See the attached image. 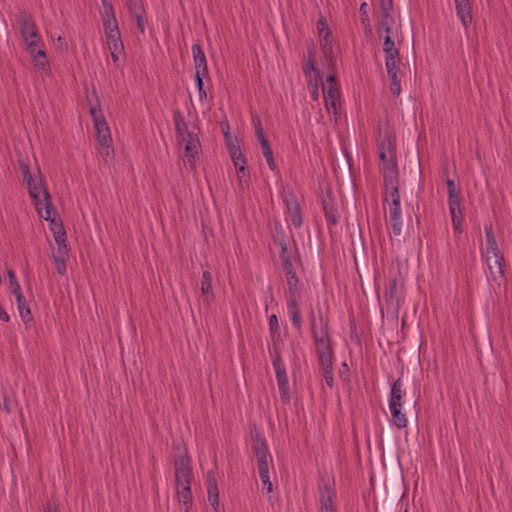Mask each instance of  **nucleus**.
<instances>
[{"label": "nucleus", "instance_id": "20", "mask_svg": "<svg viewBox=\"0 0 512 512\" xmlns=\"http://www.w3.org/2000/svg\"><path fill=\"white\" fill-rule=\"evenodd\" d=\"M207 495L208 502L213 508V512H223L219 504V491L217 487V481L214 477L213 472L208 473L207 479Z\"/></svg>", "mask_w": 512, "mask_h": 512}, {"label": "nucleus", "instance_id": "42", "mask_svg": "<svg viewBox=\"0 0 512 512\" xmlns=\"http://www.w3.org/2000/svg\"><path fill=\"white\" fill-rule=\"evenodd\" d=\"M393 14L392 0H380V15Z\"/></svg>", "mask_w": 512, "mask_h": 512}, {"label": "nucleus", "instance_id": "46", "mask_svg": "<svg viewBox=\"0 0 512 512\" xmlns=\"http://www.w3.org/2000/svg\"><path fill=\"white\" fill-rule=\"evenodd\" d=\"M447 189H448L449 198L459 196V194H460L459 188L456 186L454 181L451 179L447 180Z\"/></svg>", "mask_w": 512, "mask_h": 512}, {"label": "nucleus", "instance_id": "3", "mask_svg": "<svg viewBox=\"0 0 512 512\" xmlns=\"http://www.w3.org/2000/svg\"><path fill=\"white\" fill-rule=\"evenodd\" d=\"M312 336L316 347L319 364L322 369L323 378L329 387L333 386V351L330 344L327 324L320 320V325L315 319L311 321Z\"/></svg>", "mask_w": 512, "mask_h": 512}, {"label": "nucleus", "instance_id": "33", "mask_svg": "<svg viewBox=\"0 0 512 512\" xmlns=\"http://www.w3.org/2000/svg\"><path fill=\"white\" fill-rule=\"evenodd\" d=\"M68 254H53L52 255V260L54 262V265H55V268H56V271L60 274V275H65L66 274V258H67Z\"/></svg>", "mask_w": 512, "mask_h": 512}, {"label": "nucleus", "instance_id": "26", "mask_svg": "<svg viewBox=\"0 0 512 512\" xmlns=\"http://www.w3.org/2000/svg\"><path fill=\"white\" fill-rule=\"evenodd\" d=\"M46 210H48L49 216L47 217L46 215L45 216L42 215L39 217L44 219L45 221L49 222V227H50L51 232L53 233V236H57V235L61 236V234L66 233L62 222L59 219L52 216L53 206L49 207V208H45V211Z\"/></svg>", "mask_w": 512, "mask_h": 512}, {"label": "nucleus", "instance_id": "48", "mask_svg": "<svg viewBox=\"0 0 512 512\" xmlns=\"http://www.w3.org/2000/svg\"><path fill=\"white\" fill-rule=\"evenodd\" d=\"M396 48L395 42L392 39V34H386L384 36L383 51L392 50Z\"/></svg>", "mask_w": 512, "mask_h": 512}, {"label": "nucleus", "instance_id": "49", "mask_svg": "<svg viewBox=\"0 0 512 512\" xmlns=\"http://www.w3.org/2000/svg\"><path fill=\"white\" fill-rule=\"evenodd\" d=\"M269 329L272 333L279 331V322L276 315H271L269 317Z\"/></svg>", "mask_w": 512, "mask_h": 512}, {"label": "nucleus", "instance_id": "16", "mask_svg": "<svg viewBox=\"0 0 512 512\" xmlns=\"http://www.w3.org/2000/svg\"><path fill=\"white\" fill-rule=\"evenodd\" d=\"M457 17L465 29L470 27L473 21L471 0H454Z\"/></svg>", "mask_w": 512, "mask_h": 512}, {"label": "nucleus", "instance_id": "19", "mask_svg": "<svg viewBox=\"0 0 512 512\" xmlns=\"http://www.w3.org/2000/svg\"><path fill=\"white\" fill-rule=\"evenodd\" d=\"M192 55L195 65V76H207L208 67L205 53L199 44L192 45Z\"/></svg>", "mask_w": 512, "mask_h": 512}, {"label": "nucleus", "instance_id": "2", "mask_svg": "<svg viewBox=\"0 0 512 512\" xmlns=\"http://www.w3.org/2000/svg\"><path fill=\"white\" fill-rule=\"evenodd\" d=\"M19 167L23 182L27 186L29 196L33 200L38 216L43 214V216L46 215L48 217V210L45 211V208L52 207V202L40 169L37 168L36 172L32 173L24 160L19 161Z\"/></svg>", "mask_w": 512, "mask_h": 512}, {"label": "nucleus", "instance_id": "39", "mask_svg": "<svg viewBox=\"0 0 512 512\" xmlns=\"http://www.w3.org/2000/svg\"><path fill=\"white\" fill-rule=\"evenodd\" d=\"M280 259L282 261L283 270L292 269L293 264L290 256L287 254V247L281 244Z\"/></svg>", "mask_w": 512, "mask_h": 512}, {"label": "nucleus", "instance_id": "17", "mask_svg": "<svg viewBox=\"0 0 512 512\" xmlns=\"http://www.w3.org/2000/svg\"><path fill=\"white\" fill-rule=\"evenodd\" d=\"M286 204V221L293 225L295 228H299L302 225L301 209L298 202L291 198L285 199Z\"/></svg>", "mask_w": 512, "mask_h": 512}, {"label": "nucleus", "instance_id": "43", "mask_svg": "<svg viewBox=\"0 0 512 512\" xmlns=\"http://www.w3.org/2000/svg\"><path fill=\"white\" fill-rule=\"evenodd\" d=\"M204 77L205 76H195V82H196V85L198 88L200 101H203L204 99L207 98V93L204 90V83H203Z\"/></svg>", "mask_w": 512, "mask_h": 512}, {"label": "nucleus", "instance_id": "27", "mask_svg": "<svg viewBox=\"0 0 512 512\" xmlns=\"http://www.w3.org/2000/svg\"><path fill=\"white\" fill-rule=\"evenodd\" d=\"M317 31L319 38L324 41L323 49L326 50L327 46L332 42L331 30L324 17H320L317 21Z\"/></svg>", "mask_w": 512, "mask_h": 512}, {"label": "nucleus", "instance_id": "11", "mask_svg": "<svg viewBox=\"0 0 512 512\" xmlns=\"http://www.w3.org/2000/svg\"><path fill=\"white\" fill-rule=\"evenodd\" d=\"M272 364L275 370L281 400L283 403H288L290 401V392L285 364L280 356H276Z\"/></svg>", "mask_w": 512, "mask_h": 512}, {"label": "nucleus", "instance_id": "28", "mask_svg": "<svg viewBox=\"0 0 512 512\" xmlns=\"http://www.w3.org/2000/svg\"><path fill=\"white\" fill-rule=\"evenodd\" d=\"M391 414V423L398 429H404L408 425L406 414L402 412V407L389 408Z\"/></svg>", "mask_w": 512, "mask_h": 512}, {"label": "nucleus", "instance_id": "51", "mask_svg": "<svg viewBox=\"0 0 512 512\" xmlns=\"http://www.w3.org/2000/svg\"><path fill=\"white\" fill-rule=\"evenodd\" d=\"M102 148L100 149V154L104 158H108L113 154V149L111 148L110 144L101 145Z\"/></svg>", "mask_w": 512, "mask_h": 512}, {"label": "nucleus", "instance_id": "9", "mask_svg": "<svg viewBox=\"0 0 512 512\" xmlns=\"http://www.w3.org/2000/svg\"><path fill=\"white\" fill-rule=\"evenodd\" d=\"M385 201L388 204L389 219L394 235L398 236L402 231V211L398 187L385 190Z\"/></svg>", "mask_w": 512, "mask_h": 512}, {"label": "nucleus", "instance_id": "15", "mask_svg": "<svg viewBox=\"0 0 512 512\" xmlns=\"http://www.w3.org/2000/svg\"><path fill=\"white\" fill-rule=\"evenodd\" d=\"M380 169L384 179L385 190L398 187V169L392 157L388 161L380 163Z\"/></svg>", "mask_w": 512, "mask_h": 512}, {"label": "nucleus", "instance_id": "47", "mask_svg": "<svg viewBox=\"0 0 512 512\" xmlns=\"http://www.w3.org/2000/svg\"><path fill=\"white\" fill-rule=\"evenodd\" d=\"M255 134L259 142H262L263 139H267L262 128L260 120H254Z\"/></svg>", "mask_w": 512, "mask_h": 512}, {"label": "nucleus", "instance_id": "29", "mask_svg": "<svg viewBox=\"0 0 512 512\" xmlns=\"http://www.w3.org/2000/svg\"><path fill=\"white\" fill-rule=\"evenodd\" d=\"M230 156L236 170H243L246 168V159L241 150L235 145L229 147Z\"/></svg>", "mask_w": 512, "mask_h": 512}, {"label": "nucleus", "instance_id": "6", "mask_svg": "<svg viewBox=\"0 0 512 512\" xmlns=\"http://www.w3.org/2000/svg\"><path fill=\"white\" fill-rule=\"evenodd\" d=\"M486 247L481 250L488 268V278L500 284L504 278L503 255L498 247L492 226H485Z\"/></svg>", "mask_w": 512, "mask_h": 512}, {"label": "nucleus", "instance_id": "36", "mask_svg": "<svg viewBox=\"0 0 512 512\" xmlns=\"http://www.w3.org/2000/svg\"><path fill=\"white\" fill-rule=\"evenodd\" d=\"M385 53V67L396 66L399 63V50L394 48L392 50L384 51Z\"/></svg>", "mask_w": 512, "mask_h": 512}, {"label": "nucleus", "instance_id": "38", "mask_svg": "<svg viewBox=\"0 0 512 512\" xmlns=\"http://www.w3.org/2000/svg\"><path fill=\"white\" fill-rule=\"evenodd\" d=\"M280 259L282 261L283 270L292 269L293 264L290 256L287 254V247L281 244Z\"/></svg>", "mask_w": 512, "mask_h": 512}, {"label": "nucleus", "instance_id": "22", "mask_svg": "<svg viewBox=\"0 0 512 512\" xmlns=\"http://www.w3.org/2000/svg\"><path fill=\"white\" fill-rule=\"evenodd\" d=\"M334 492L333 490L325 486L320 489L319 492V504H320V512H336L334 506Z\"/></svg>", "mask_w": 512, "mask_h": 512}, {"label": "nucleus", "instance_id": "5", "mask_svg": "<svg viewBox=\"0 0 512 512\" xmlns=\"http://www.w3.org/2000/svg\"><path fill=\"white\" fill-rule=\"evenodd\" d=\"M176 494L180 510L189 512L193 504L191 492L192 470L190 459L185 454L175 460Z\"/></svg>", "mask_w": 512, "mask_h": 512}, {"label": "nucleus", "instance_id": "54", "mask_svg": "<svg viewBox=\"0 0 512 512\" xmlns=\"http://www.w3.org/2000/svg\"><path fill=\"white\" fill-rule=\"evenodd\" d=\"M284 272H285L286 280L287 279H298V277L296 275V271L294 270V268L284 270Z\"/></svg>", "mask_w": 512, "mask_h": 512}, {"label": "nucleus", "instance_id": "41", "mask_svg": "<svg viewBox=\"0 0 512 512\" xmlns=\"http://www.w3.org/2000/svg\"><path fill=\"white\" fill-rule=\"evenodd\" d=\"M450 215H451L452 224H453V228H454L455 232L461 233L462 232V222H463L462 211H459V213H457V211H456L455 213H450Z\"/></svg>", "mask_w": 512, "mask_h": 512}, {"label": "nucleus", "instance_id": "18", "mask_svg": "<svg viewBox=\"0 0 512 512\" xmlns=\"http://www.w3.org/2000/svg\"><path fill=\"white\" fill-rule=\"evenodd\" d=\"M107 47L110 51L111 58L114 62H118L124 52V45L120 32H114L106 35Z\"/></svg>", "mask_w": 512, "mask_h": 512}, {"label": "nucleus", "instance_id": "31", "mask_svg": "<svg viewBox=\"0 0 512 512\" xmlns=\"http://www.w3.org/2000/svg\"><path fill=\"white\" fill-rule=\"evenodd\" d=\"M394 15L385 14L379 16V33L383 30L386 34H393L392 27L394 25Z\"/></svg>", "mask_w": 512, "mask_h": 512}, {"label": "nucleus", "instance_id": "7", "mask_svg": "<svg viewBox=\"0 0 512 512\" xmlns=\"http://www.w3.org/2000/svg\"><path fill=\"white\" fill-rule=\"evenodd\" d=\"M287 290L285 292V301L287 312L292 322V325L297 330L302 327V317L300 303L302 298V291L299 284V279H287Z\"/></svg>", "mask_w": 512, "mask_h": 512}, {"label": "nucleus", "instance_id": "10", "mask_svg": "<svg viewBox=\"0 0 512 512\" xmlns=\"http://www.w3.org/2000/svg\"><path fill=\"white\" fill-rule=\"evenodd\" d=\"M322 93L325 101V107L329 114L337 115L341 102L340 93L335 76L329 75L322 85Z\"/></svg>", "mask_w": 512, "mask_h": 512}, {"label": "nucleus", "instance_id": "44", "mask_svg": "<svg viewBox=\"0 0 512 512\" xmlns=\"http://www.w3.org/2000/svg\"><path fill=\"white\" fill-rule=\"evenodd\" d=\"M448 204L450 213H455L456 211L459 213L461 211L460 196L449 198Z\"/></svg>", "mask_w": 512, "mask_h": 512}, {"label": "nucleus", "instance_id": "13", "mask_svg": "<svg viewBox=\"0 0 512 512\" xmlns=\"http://www.w3.org/2000/svg\"><path fill=\"white\" fill-rule=\"evenodd\" d=\"M387 309L398 312L402 303V287L396 279L389 281V286L384 293Z\"/></svg>", "mask_w": 512, "mask_h": 512}, {"label": "nucleus", "instance_id": "45", "mask_svg": "<svg viewBox=\"0 0 512 512\" xmlns=\"http://www.w3.org/2000/svg\"><path fill=\"white\" fill-rule=\"evenodd\" d=\"M133 19L136 22V26H137L138 31L141 34H144L145 33V27H146L145 14L137 15V16L133 17Z\"/></svg>", "mask_w": 512, "mask_h": 512}, {"label": "nucleus", "instance_id": "12", "mask_svg": "<svg viewBox=\"0 0 512 512\" xmlns=\"http://www.w3.org/2000/svg\"><path fill=\"white\" fill-rule=\"evenodd\" d=\"M90 112L93 118L94 127L96 130L97 140L99 144H111V133L105 118L101 115L99 111H97L96 108H91Z\"/></svg>", "mask_w": 512, "mask_h": 512}, {"label": "nucleus", "instance_id": "23", "mask_svg": "<svg viewBox=\"0 0 512 512\" xmlns=\"http://www.w3.org/2000/svg\"><path fill=\"white\" fill-rule=\"evenodd\" d=\"M387 75L390 80V90L395 97H398L401 93V80L399 77L400 68L398 65L390 66L386 68Z\"/></svg>", "mask_w": 512, "mask_h": 512}, {"label": "nucleus", "instance_id": "35", "mask_svg": "<svg viewBox=\"0 0 512 512\" xmlns=\"http://www.w3.org/2000/svg\"><path fill=\"white\" fill-rule=\"evenodd\" d=\"M126 5L132 18L140 14H145L144 7L140 0H126Z\"/></svg>", "mask_w": 512, "mask_h": 512}, {"label": "nucleus", "instance_id": "14", "mask_svg": "<svg viewBox=\"0 0 512 512\" xmlns=\"http://www.w3.org/2000/svg\"><path fill=\"white\" fill-rule=\"evenodd\" d=\"M102 1L101 17L103 21V27L105 35L114 32H120L118 28V22L115 17L113 5L108 0Z\"/></svg>", "mask_w": 512, "mask_h": 512}, {"label": "nucleus", "instance_id": "8", "mask_svg": "<svg viewBox=\"0 0 512 512\" xmlns=\"http://www.w3.org/2000/svg\"><path fill=\"white\" fill-rule=\"evenodd\" d=\"M253 449L258 464L259 476L262 482L263 490L267 493L272 492V483L269 477V464L271 462V456L269 454L265 441L257 439L254 441Z\"/></svg>", "mask_w": 512, "mask_h": 512}, {"label": "nucleus", "instance_id": "59", "mask_svg": "<svg viewBox=\"0 0 512 512\" xmlns=\"http://www.w3.org/2000/svg\"><path fill=\"white\" fill-rule=\"evenodd\" d=\"M403 512H408V509H405Z\"/></svg>", "mask_w": 512, "mask_h": 512}, {"label": "nucleus", "instance_id": "53", "mask_svg": "<svg viewBox=\"0 0 512 512\" xmlns=\"http://www.w3.org/2000/svg\"><path fill=\"white\" fill-rule=\"evenodd\" d=\"M9 320H10V316L8 315V313L5 311V309L0 304V321L9 322Z\"/></svg>", "mask_w": 512, "mask_h": 512}, {"label": "nucleus", "instance_id": "37", "mask_svg": "<svg viewBox=\"0 0 512 512\" xmlns=\"http://www.w3.org/2000/svg\"><path fill=\"white\" fill-rule=\"evenodd\" d=\"M54 240L57 244V253L58 254H68L69 249L66 244V233L54 236Z\"/></svg>", "mask_w": 512, "mask_h": 512}, {"label": "nucleus", "instance_id": "57", "mask_svg": "<svg viewBox=\"0 0 512 512\" xmlns=\"http://www.w3.org/2000/svg\"><path fill=\"white\" fill-rule=\"evenodd\" d=\"M47 512H56V510H55V509H52V507H51V506H49V507H48V509H47Z\"/></svg>", "mask_w": 512, "mask_h": 512}, {"label": "nucleus", "instance_id": "40", "mask_svg": "<svg viewBox=\"0 0 512 512\" xmlns=\"http://www.w3.org/2000/svg\"><path fill=\"white\" fill-rule=\"evenodd\" d=\"M237 178L239 186L244 189L247 188L250 182V175L247 169L237 170Z\"/></svg>", "mask_w": 512, "mask_h": 512}, {"label": "nucleus", "instance_id": "56", "mask_svg": "<svg viewBox=\"0 0 512 512\" xmlns=\"http://www.w3.org/2000/svg\"><path fill=\"white\" fill-rule=\"evenodd\" d=\"M366 8H367V4H366V3H363V4L360 6V11L364 13V12H365V10H366Z\"/></svg>", "mask_w": 512, "mask_h": 512}, {"label": "nucleus", "instance_id": "34", "mask_svg": "<svg viewBox=\"0 0 512 512\" xmlns=\"http://www.w3.org/2000/svg\"><path fill=\"white\" fill-rule=\"evenodd\" d=\"M7 276H8V288H9V291L15 295V294H19L20 292H22V289H21V286H20V283L16 277V274L14 271L12 270H8L7 271Z\"/></svg>", "mask_w": 512, "mask_h": 512}, {"label": "nucleus", "instance_id": "25", "mask_svg": "<svg viewBox=\"0 0 512 512\" xmlns=\"http://www.w3.org/2000/svg\"><path fill=\"white\" fill-rule=\"evenodd\" d=\"M201 292L204 297V301L210 304L213 300V288H212V275L210 271L205 270L202 274L201 279Z\"/></svg>", "mask_w": 512, "mask_h": 512}, {"label": "nucleus", "instance_id": "1", "mask_svg": "<svg viewBox=\"0 0 512 512\" xmlns=\"http://www.w3.org/2000/svg\"><path fill=\"white\" fill-rule=\"evenodd\" d=\"M17 24L19 26L22 43L31 58V64L34 70L42 76L50 74L51 67L47 59L45 44L34 20L25 13H21L17 16Z\"/></svg>", "mask_w": 512, "mask_h": 512}, {"label": "nucleus", "instance_id": "55", "mask_svg": "<svg viewBox=\"0 0 512 512\" xmlns=\"http://www.w3.org/2000/svg\"><path fill=\"white\" fill-rule=\"evenodd\" d=\"M390 157H392L390 152H389V155H388V153L386 151H384V150L380 151L381 163H383L385 161H388Z\"/></svg>", "mask_w": 512, "mask_h": 512}, {"label": "nucleus", "instance_id": "58", "mask_svg": "<svg viewBox=\"0 0 512 512\" xmlns=\"http://www.w3.org/2000/svg\"><path fill=\"white\" fill-rule=\"evenodd\" d=\"M3 409L6 411V412H9V408L6 404L3 405Z\"/></svg>", "mask_w": 512, "mask_h": 512}, {"label": "nucleus", "instance_id": "4", "mask_svg": "<svg viewBox=\"0 0 512 512\" xmlns=\"http://www.w3.org/2000/svg\"><path fill=\"white\" fill-rule=\"evenodd\" d=\"M173 121L175 125L176 135L179 143L184 147V165L194 170L196 167V158L200 154L201 144L197 132L189 130L183 114L180 111H175L173 114Z\"/></svg>", "mask_w": 512, "mask_h": 512}, {"label": "nucleus", "instance_id": "24", "mask_svg": "<svg viewBox=\"0 0 512 512\" xmlns=\"http://www.w3.org/2000/svg\"><path fill=\"white\" fill-rule=\"evenodd\" d=\"M14 296L16 298L17 309L22 321L26 324L31 322L33 320V317L31 314L29 304L26 298L24 297L23 293L20 292L19 294H15Z\"/></svg>", "mask_w": 512, "mask_h": 512}, {"label": "nucleus", "instance_id": "30", "mask_svg": "<svg viewBox=\"0 0 512 512\" xmlns=\"http://www.w3.org/2000/svg\"><path fill=\"white\" fill-rule=\"evenodd\" d=\"M303 72L307 78L308 86H312V82L318 80L320 77V72L316 69L312 60H308L303 65Z\"/></svg>", "mask_w": 512, "mask_h": 512}, {"label": "nucleus", "instance_id": "21", "mask_svg": "<svg viewBox=\"0 0 512 512\" xmlns=\"http://www.w3.org/2000/svg\"><path fill=\"white\" fill-rule=\"evenodd\" d=\"M406 392L403 389V383L401 378L395 380L392 384L390 396H389V408L403 407V399Z\"/></svg>", "mask_w": 512, "mask_h": 512}, {"label": "nucleus", "instance_id": "50", "mask_svg": "<svg viewBox=\"0 0 512 512\" xmlns=\"http://www.w3.org/2000/svg\"><path fill=\"white\" fill-rule=\"evenodd\" d=\"M311 93V98L315 101L319 100V88H318V80L312 82V86H308Z\"/></svg>", "mask_w": 512, "mask_h": 512}, {"label": "nucleus", "instance_id": "52", "mask_svg": "<svg viewBox=\"0 0 512 512\" xmlns=\"http://www.w3.org/2000/svg\"><path fill=\"white\" fill-rule=\"evenodd\" d=\"M56 45L61 50H67V43L64 37L58 36L56 39Z\"/></svg>", "mask_w": 512, "mask_h": 512}, {"label": "nucleus", "instance_id": "32", "mask_svg": "<svg viewBox=\"0 0 512 512\" xmlns=\"http://www.w3.org/2000/svg\"><path fill=\"white\" fill-rule=\"evenodd\" d=\"M260 145H261L262 154L265 157L268 166L270 167V169L274 170L275 162H274V158H273V152L269 145L268 139H263L262 142H260Z\"/></svg>", "mask_w": 512, "mask_h": 512}]
</instances>
